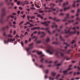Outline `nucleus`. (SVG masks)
Masks as SVG:
<instances>
[{
  "label": "nucleus",
  "mask_w": 80,
  "mask_h": 80,
  "mask_svg": "<svg viewBox=\"0 0 80 80\" xmlns=\"http://www.w3.org/2000/svg\"><path fill=\"white\" fill-rule=\"evenodd\" d=\"M18 0H14V1H15V2H17Z\"/></svg>",
  "instance_id": "864d4df0"
},
{
  "label": "nucleus",
  "mask_w": 80,
  "mask_h": 80,
  "mask_svg": "<svg viewBox=\"0 0 80 80\" xmlns=\"http://www.w3.org/2000/svg\"><path fill=\"white\" fill-rule=\"evenodd\" d=\"M52 53H53V52H52V53L50 52V54L51 55H52Z\"/></svg>",
  "instance_id": "09e8293b"
},
{
  "label": "nucleus",
  "mask_w": 80,
  "mask_h": 80,
  "mask_svg": "<svg viewBox=\"0 0 80 80\" xmlns=\"http://www.w3.org/2000/svg\"><path fill=\"white\" fill-rule=\"evenodd\" d=\"M15 33H16V31H15V30H14L13 32L14 35H15Z\"/></svg>",
  "instance_id": "a211bd4d"
},
{
  "label": "nucleus",
  "mask_w": 80,
  "mask_h": 80,
  "mask_svg": "<svg viewBox=\"0 0 80 80\" xmlns=\"http://www.w3.org/2000/svg\"><path fill=\"white\" fill-rule=\"evenodd\" d=\"M30 25L31 26V27H33L34 26V25L31 24H30Z\"/></svg>",
  "instance_id": "2f4dec72"
},
{
  "label": "nucleus",
  "mask_w": 80,
  "mask_h": 80,
  "mask_svg": "<svg viewBox=\"0 0 80 80\" xmlns=\"http://www.w3.org/2000/svg\"><path fill=\"white\" fill-rule=\"evenodd\" d=\"M21 44L22 45V46H23V43L22 42H21Z\"/></svg>",
  "instance_id": "6ab92c4d"
},
{
  "label": "nucleus",
  "mask_w": 80,
  "mask_h": 80,
  "mask_svg": "<svg viewBox=\"0 0 80 80\" xmlns=\"http://www.w3.org/2000/svg\"><path fill=\"white\" fill-rule=\"evenodd\" d=\"M22 6H25V3H24L22 4Z\"/></svg>",
  "instance_id": "49530a36"
},
{
  "label": "nucleus",
  "mask_w": 80,
  "mask_h": 80,
  "mask_svg": "<svg viewBox=\"0 0 80 80\" xmlns=\"http://www.w3.org/2000/svg\"><path fill=\"white\" fill-rule=\"evenodd\" d=\"M35 18V16H32L30 17L31 19H33V18Z\"/></svg>",
  "instance_id": "423d86ee"
},
{
  "label": "nucleus",
  "mask_w": 80,
  "mask_h": 80,
  "mask_svg": "<svg viewBox=\"0 0 80 80\" xmlns=\"http://www.w3.org/2000/svg\"><path fill=\"white\" fill-rule=\"evenodd\" d=\"M80 74V72H78L77 73V75H79Z\"/></svg>",
  "instance_id": "f704fd0d"
},
{
  "label": "nucleus",
  "mask_w": 80,
  "mask_h": 80,
  "mask_svg": "<svg viewBox=\"0 0 80 80\" xmlns=\"http://www.w3.org/2000/svg\"><path fill=\"white\" fill-rule=\"evenodd\" d=\"M27 32H25V35H26V34H27Z\"/></svg>",
  "instance_id": "5fc2aeb1"
},
{
  "label": "nucleus",
  "mask_w": 80,
  "mask_h": 80,
  "mask_svg": "<svg viewBox=\"0 0 80 80\" xmlns=\"http://www.w3.org/2000/svg\"><path fill=\"white\" fill-rule=\"evenodd\" d=\"M24 3L26 5H28V4H29V3H28V2L27 1H25L24 2Z\"/></svg>",
  "instance_id": "39448f33"
},
{
  "label": "nucleus",
  "mask_w": 80,
  "mask_h": 80,
  "mask_svg": "<svg viewBox=\"0 0 80 80\" xmlns=\"http://www.w3.org/2000/svg\"><path fill=\"white\" fill-rule=\"evenodd\" d=\"M76 74V72H74V75H75Z\"/></svg>",
  "instance_id": "0e129e2a"
},
{
  "label": "nucleus",
  "mask_w": 80,
  "mask_h": 80,
  "mask_svg": "<svg viewBox=\"0 0 80 80\" xmlns=\"http://www.w3.org/2000/svg\"><path fill=\"white\" fill-rule=\"evenodd\" d=\"M27 30L28 31H29V28H27Z\"/></svg>",
  "instance_id": "8fccbe9b"
},
{
  "label": "nucleus",
  "mask_w": 80,
  "mask_h": 80,
  "mask_svg": "<svg viewBox=\"0 0 80 80\" xmlns=\"http://www.w3.org/2000/svg\"><path fill=\"white\" fill-rule=\"evenodd\" d=\"M29 22H33V21L32 20H30Z\"/></svg>",
  "instance_id": "ea45409f"
},
{
  "label": "nucleus",
  "mask_w": 80,
  "mask_h": 80,
  "mask_svg": "<svg viewBox=\"0 0 80 80\" xmlns=\"http://www.w3.org/2000/svg\"><path fill=\"white\" fill-rule=\"evenodd\" d=\"M21 13L22 14H23V11H21Z\"/></svg>",
  "instance_id": "4c0bfd02"
},
{
  "label": "nucleus",
  "mask_w": 80,
  "mask_h": 80,
  "mask_svg": "<svg viewBox=\"0 0 80 80\" xmlns=\"http://www.w3.org/2000/svg\"><path fill=\"white\" fill-rule=\"evenodd\" d=\"M25 14H24L22 16V18H25Z\"/></svg>",
  "instance_id": "aec40b11"
},
{
  "label": "nucleus",
  "mask_w": 80,
  "mask_h": 80,
  "mask_svg": "<svg viewBox=\"0 0 80 80\" xmlns=\"http://www.w3.org/2000/svg\"><path fill=\"white\" fill-rule=\"evenodd\" d=\"M47 78V76H45V78Z\"/></svg>",
  "instance_id": "338daca9"
},
{
  "label": "nucleus",
  "mask_w": 80,
  "mask_h": 80,
  "mask_svg": "<svg viewBox=\"0 0 80 80\" xmlns=\"http://www.w3.org/2000/svg\"><path fill=\"white\" fill-rule=\"evenodd\" d=\"M14 45H15V44H17V41H15L14 42Z\"/></svg>",
  "instance_id": "412c9836"
},
{
  "label": "nucleus",
  "mask_w": 80,
  "mask_h": 80,
  "mask_svg": "<svg viewBox=\"0 0 80 80\" xmlns=\"http://www.w3.org/2000/svg\"><path fill=\"white\" fill-rule=\"evenodd\" d=\"M16 37H17V38H19V36H18V35H16Z\"/></svg>",
  "instance_id": "c756f323"
},
{
  "label": "nucleus",
  "mask_w": 80,
  "mask_h": 80,
  "mask_svg": "<svg viewBox=\"0 0 80 80\" xmlns=\"http://www.w3.org/2000/svg\"><path fill=\"white\" fill-rule=\"evenodd\" d=\"M19 8L20 10H23V8H22L21 7H19Z\"/></svg>",
  "instance_id": "dca6fc26"
},
{
  "label": "nucleus",
  "mask_w": 80,
  "mask_h": 80,
  "mask_svg": "<svg viewBox=\"0 0 80 80\" xmlns=\"http://www.w3.org/2000/svg\"><path fill=\"white\" fill-rule=\"evenodd\" d=\"M31 10H35V8L32 7L31 8Z\"/></svg>",
  "instance_id": "4468645a"
},
{
  "label": "nucleus",
  "mask_w": 80,
  "mask_h": 80,
  "mask_svg": "<svg viewBox=\"0 0 80 80\" xmlns=\"http://www.w3.org/2000/svg\"><path fill=\"white\" fill-rule=\"evenodd\" d=\"M73 6L74 7H75V4H74L73 5Z\"/></svg>",
  "instance_id": "79ce46f5"
},
{
  "label": "nucleus",
  "mask_w": 80,
  "mask_h": 80,
  "mask_svg": "<svg viewBox=\"0 0 80 80\" xmlns=\"http://www.w3.org/2000/svg\"><path fill=\"white\" fill-rule=\"evenodd\" d=\"M13 28H15V27H16L15 26V25L13 26Z\"/></svg>",
  "instance_id": "603ef678"
},
{
  "label": "nucleus",
  "mask_w": 80,
  "mask_h": 80,
  "mask_svg": "<svg viewBox=\"0 0 80 80\" xmlns=\"http://www.w3.org/2000/svg\"><path fill=\"white\" fill-rule=\"evenodd\" d=\"M79 79H80V78H76V80H78Z\"/></svg>",
  "instance_id": "bb28decb"
},
{
  "label": "nucleus",
  "mask_w": 80,
  "mask_h": 80,
  "mask_svg": "<svg viewBox=\"0 0 80 80\" xmlns=\"http://www.w3.org/2000/svg\"><path fill=\"white\" fill-rule=\"evenodd\" d=\"M32 3H33V2L31 1L30 2V4H32Z\"/></svg>",
  "instance_id": "c03bdc74"
},
{
  "label": "nucleus",
  "mask_w": 80,
  "mask_h": 80,
  "mask_svg": "<svg viewBox=\"0 0 80 80\" xmlns=\"http://www.w3.org/2000/svg\"><path fill=\"white\" fill-rule=\"evenodd\" d=\"M28 20H30V16H28Z\"/></svg>",
  "instance_id": "f3484780"
},
{
  "label": "nucleus",
  "mask_w": 80,
  "mask_h": 80,
  "mask_svg": "<svg viewBox=\"0 0 80 80\" xmlns=\"http://www.w3.org/2000/svg\"><path fill=\"white\" fill-rule=\"evenodd\" d=\"M37 33V32L35 31V32H34V33Z\"/></svg>",
  "instance_id": "052dcab7"
},
{
  "label": "nucleus",
  "mask_w": 80,
  "mask_h": 80,
  "mask_svg": "<svg viewBox=\"0 0 80 80\" xmlns=\"http://www.w3.org/2000/svg\"><path fill=\"white\" fill-rule=\"evenodd\" d=\"M37 16L38 17H40V18H41L42 19H43V17H42V16H41V15H40V14L38 15Z\"/></svg>",
  "instance_id": "20e7f679"
},
{
  "label": "nucleus",
  "mask_w": 80,
  "mask_h": 80,
  "mask_svg": "<svg viewBox=\"0 0 80 80\" xmlns=\"http://www.w3.org/2000/svg\"><path fill=\"white\" fill-rule=\"evenodd\" d=\"M8 37H13V36L11 35V34H9L8 36Z\"/></svg>",
  "instance_id": "6e6552de"
},
{
  "label": "nucleus",
  "mask_w": 80,
  "mask_h": 80,
  "mask_svg": "<svg viewBox=\"0 0 80 80\" xmlns=\"http://www.w3.org/2000/svg\"><path fill=\"white\" fill-rule=\"evenodd\" d=\"M28 42L27 41V40H26L25 41V43H27V42Z\"/></svg>",
  "instance_id": "c85d7f7f"
},
{
  "label": "nucleus",
  "mask_w": 80,
  "mask_h": 80,
  "mask_svg": "<svg viewBox=\"0 0 80 80\" xmlns=\"http://www.w3.org/2000/svg\"><path fill=\"white\" fill-rule=\"evenodd\" d=\"M29 49H30V48H29L27 49V51H28H28L29 50Z\"/></svg>",
  "instance_id": "e433bc0d"
},
{
  "label": "nucleus",
  "mask_w": 80,
  "mask_h": 80,
  "mask_svg": "<svg viewBox=\"0 0 80 80\" xmlns=\"http://www.w3.org/2000/svg\"><path fill=\"white\" fill-rule=\"evenodd\" d=\"M10 33H12V30H10Z\"/></svg>",
  "instance_id": "37998d69"
},
{
  "label": "nucleus",
  "mask_w": 80,
  "mask_h": 80,
  "mask_svg": "<svg viewBox=\"0 0 80 80\" xmlns=\"http://www.w3.org/2000/svg\"><path fill=\"white\" fill-rule=\"evenodd\" d=\"M49 41H50V39H48L47 40V42H49Z\"/></svg>",
  "instance_id": "4be33fe9"
},
{
  "label": "nucleus",
  "mask_w": 80,
  "mask_h": 80,
  "mask_svg": "<svg viewBox=\"0 0 80 80\" xmlns=\"http://www.w3.org/2000/svg\"><path fill=\"white\" fill-rule=\"evenodd\" d=\"M60 74L58 75V76L57 77L56 79H57V78H58V77H60Z\"/></svg>",
  "instance_id": "ddd939ff"
},
{
  "label": "nucleus",
  "mask_w": 80,
  "mask_h": 80,
  "mask_svg": "<svg viewBox=\"0 0 80 80\" xmlns=\"http://www.w3.org/2000/svg\"><path fill=\"white\" fill-rule=\"evenodd\" d=\"M79 5V4H77V7H78V6Z\"/></svg>",
  "instance_id": "e2e57ef3"
},
{
  "label": "nucleus",
  "mask_w": 80,
  "mask_h": 80,
  "mask_svg": "<svg viewBox=\"0 0 80 80\" xmlns=\"http://www.w3.org/2000/svg\"><path fill=\"white\" fill-rule=\"evenodd\" d=\"M4 42L5 43H6V41L4 40Z\"/></svg>",
  "instance_id": "bf43d9fd"
},
{
  "label": "nucleus",
  "mask_w": 80,
  "mask_h": 80,
  "mask_svg": "<svg viewBox=\"0 0 80 80\" xmlns=\"http://www.w3.org/2000/svg\"><path fill=\"white\" fill-rule=\"evenodd\" d=\"M13 24H14V25H15L16 24V22L15 21L13 22Z\"/></svg>",
  "instance_id": "393cba45"
},
{
  "label": "nucleus",
  "mask_w": 80,
  "mask_h": 80,
  "mask_svg": "<svg viewBox=\"0 0 80 80\" xmlns=\"http://www.w3.org/2000/svg\"><path fill=\"white\" fill-rule=\"evenodd\" d=\"M50 23V21H48L47 22H41V23L42 24H43V25H46L47 24H48V23Z\"/></svg>",
  "instance_id": "f03ea898"
},
{
  "label": "nucleus",
  "mask_w": 80,
  "mask_h": 80,
  "mask_svg": "<svg viewBox=\"0 0 80 80\" xmlns=\"http://www.w3.org/2000/svg\"><path fill=\"white\" fill-rule=\"evenodd\" d=\"M49 79L51 80V77H49Z\"/></svg>",
  "instance_id": "774afa93"
},
{
  "label": "nucleus",
  "mask_w": 80,
  "mask_h": 80,
  "mask_svg": "<svg viewBox=\"0 0 80 80\" xmlns=\"http://www.w3.org/2000/svg\"><path fill=\"white\" fill-rule=\"evenodd\" d=\"M32 7H34V4H32Z\"/></svg>",
  "instance_id": "a18cd8bd"
},
{
  "label": "nucleus",
  "mask_w": 80,
  "mask_h": 80,
  "mask_svg": "<svg viewBox=\"0 0 80 80\" xmlns=\"http://www.w3.org/2000/svg\"><path fill=\"white\" fill-rule=\"evenodd\" d=\"M68 5V2H66V3H64L63 4V5L65 6V5Z\"/></svg>",
  "instance_id": "f8f14e48"
},
{
  "label": "nucleus",
  "mask_w": 80,
  "mask_h": 80,
  "mask_svg": "<svg viewBox=\"0 0 80 80\" xmlns=\"http://www.w3.org/2000/svg\"><path fill=\"white\" fill-rule=\"evenodd\" d=\"M15 38H13L12 39V38H8V42L9 41H10V42H13L14 41H15Z\"/></svg>",
  "instance_id": "f257e3e1"
},
{
  "label": "nucleus",
  "mask_w": 80,
  "mask_h": 80,
  "mask_svg": "<svg viewBox=\"0 0 80 80\" xmlns=\"http://www.w3.org/2000/svg\"><path fill=\"white\" fill-rule=\"evenodd\" d=\"M17 8V7H16V6H15V7H14V8H15V9H16Z\"/></svg>",
  "instance_id": "13d9d810"
},
{
  "label": "nucleus",
  "mask_w": 80,
  "mask_h": 80,
  "mask_svg": "<svg viewBox=\"0 0 80 80\" xmlns=\"http://www.w3.org/2000/svg\"><path fill=\"white\" fill-rule=\"evenodd\" d=\"M29 42H30V41H31V38H29Z\"/></svg>",
  "instance_id": "6e6d98bb"
},
{
  "label": "nucleus",
  "mask_w": 80,
  "mask_h": 80,
  "mask_svg": "<svg viewBox=\"0 0 80 80\" xmlns=\"http://www.w3.org/2000/svg\"><path fill=\"white\" fill-rule=\"evenodd\" d=\"M39 29L40 28H31V30H35V29Z\"/></svg>",
  "instance_id": "7ed1b4c3"
},
{
  "label": "nucleus",
  "mask_w": 80,
  "mask_h": 80,
  "mask_svg": "<svg viewBox=\"0 0 80 80\" xmlns=\"http://www.w3.org/2000/svg\"><path fill=\"white\" fill-rule=\"evenodd\" d=\"M20 13V11H18V14H19Z\"/></svg>",
  "instance_id": "a878e982"
},
{
  "label": "nucleus",
  "mask_w": 80,
  "mask_h": 80,
  "mask_svg": "<svg viewBox=\"0 0 80 80\" xmlns=\"http://www.w3.org/2000/svg\"><path fill=\"white\" fill-rule=\"evenodd\" d=\"M17 4L18 5H20V2L18 1L17 2Z\"/></svg>",
  "instance_id": "9b49d317"
},
{
  "label": "nucleus",
  "mask_w": 80,
  "mask_h": 80,
  "mask_svg": "<svg viewBox=\"0 0 80 80\" xmlns=\"http://www.w3.org/2000/svg\"><path fill=\"white\" fill-rule=\"evenodd\" d=\"M26 23L27 24H30V22H27Z\"/></svg>",
  "instance_id": "7c9ffc66"
},
{
  "label": "nucleus",
  "mask_w": 80,
  "mask_h": 80,
  "mask_svg": "<svg viewBox=\"0 0 80 80\" xmlns=\"http://www.w3.org/2000/svg\"><path fill=\"white\" fill-rule=\"evenodd\" d=\"M13 15H16V13H13Z\"/></svg>",
  "instance_id": "680f3d73"
},
{
  "label": "nucleus",
  "mask_w": 80,
  "mask_h": 80,
  "mask_svg": "<svg viewBox=\"0 0 80 80\" xmlns=\"http://www.w3.org/2000/svg\"><path fill=\"white\" fill-rule=\"evenodd\" d=\"M29 47H31L32 48L33 47V46H32V44H30L29 45Z\"/></svg>",
  "instance_id": "b1692460"
},
{
  "label": "nucleus",
  "mask_w": 80,
  "mask_h": 80,
  "mask_svg": "<svg viewBox=\"0 0 80 80\" xmlns=\"http://www.w3.org/2000/svg\"><path fill=\"white\" fill-rule=\"evenodd\" d=\"M73 72H71L69 73V74H71V73H72Z\"/></svg>",
  "instance_id": "de8ad7c7"
},
{
  "label": "nucleus",
  "mask_w": 80,
  "mask_h": 80,
  "mask_svg": "<svg viewBox=\"0 0 80 80\" xmlns=\"http://www.w3.org/2000/svg\"><path fill=\"white\" fill-rule=\"evenodd\" d=\"M24 28H27V26H25Z\"/></svg>",
  "instance_id": "3c124183"
},
{
  "label": "nucleus",
  "mask_w": 80,
  "mask_h": 80,
  "mask_svg": "<svg viewBox=\"0 0 80 80\" xmlns=\"http://www.w3.org/2000/svg\"><path fill=\"white\" fill-rule=\"evenodd\" d=\"M77 33H78V34H79V32H77Z\"/></svg>",
  "instance_id": "69168bd1"
},
{
  "label": "nucleus",
  "mask_w": 80,
  "mask_h": 80,
  "mask_svg": "<svg viewBox=\"0 0 80 80\" xmlns=\"http://www.w3.org/2000/svg\"><path fill=\"white\" fill-rule=\"evenodd\" d=\"M56 74V73H55V72H52V76H55V75Z\"/></svg>",
  "instance_id": "0eeeda50"
},
{
  "label": "nucleus",
  "mask_w": 80,
  "mask_h": 80,
  "mask_svg": "<svg viewBox=\"0 0 80 80\" xmlns=\"http://www.w3.org/2000/svg\"><path fill=\"white\" fill-rule=\"evenodd\" d=\"M51 5L52 6H55V4H51Z\"/></svg>",
  "instance_id": "cd10ccee"
},
{
  "label": "nucleus",
  "mask_w": 80,
  "mask_h": 80,
  "mask_svg": "<svg viewBox=\"0 0 80 80\" xmlns=\"http://www.w3.org/2000/svg\"><path fill=\"white\" fill-rule=\"evenodd\" d=\"M37 53H38V54L40 55V54H42V52H38Z\"/></svg>",
  "instance_id": "1a4fd4ad"
},
{
  "label": "nucleus",
  "mask_w": 80,
  "mask_h": 80,
  "mask_svg": "<svg viewBox=\"0 0 80 80\" xmlns=\"http://www.w3.org/2000/svg\"><path fill=\"white\" fill-rule=\"evenodd\" d=\"M78 68L79 70H80V68L78 67Z\"/></svg>",
  "instance_id": "a19ab883"
},
{
  "label": "nucleus",
  "mask_w": 80,
  "mask_h": 80,
  "mask_svg": "<svg viewBox=\"0 0 80 80\" xmlns=\"http://www.w3.org/2000/svg\"><path fill=\"white\" fill-rule=\"evenodd\" d=\"M77 12H80V9H78L77 10Z\"/></svg>",
  "instance_id": "473e14b6"
},
{
  "label": "nucleus",
  "mask_w": 80,
  "mask_h": 80,
  "mask_svg": "<svg viewBox=\"0 0 80 80\" xmlns=\"http://www.w3.org/2000/svg\"><path fill=\"white\" fill-rule=\"evenodd\" d=\"M17 17H15V18H14V20H16L17 19Z\"/></svg>",
  "instance_id": "c9c22d12"
},
{
  "label": "nucleus",
  "mask_w": 80,
  "mask_h": 80,
  "mask_svg": "<svg viewBox=\"0 0 80 80\" xmlns=\"http://www.w3.org/2000/svg\"><path fill=\"white\" fill-rule=\"evenodd\" d=\"M26 10H27L28 11H30V10L28 8L26 9Z\"/></svg>",
  "instance_id": "5701e85b"
},
{
  "label": "nucleus",
  "mask_w": 80,
  "mask_h": 80,
  "mask_svg": "<svg viewBox=\"0 0 80 80\" xmlns=\"http://www.w3.org/2000/svg\"><path fill=\"white\" fill-rule=\"evenodd\" d=\"M23 23V21H22L20 23L19 25H22V24Z\"/></svg>",
  "instance_id": "9d476101"
},
{
  "label": "nucleus",
  "mask_w": 80,
  "mask_h": 80,
  "mask_svg": "<svg viewBox=\"0 0 80 80\" xmlns=\"http://www.w3.org/2000/svg\"><path fill=\"white\" fill-rule=\"evenodd\" d=\"M67 71H63V73L64 74H65V73H67Z\"/></svg>",
  "instance_id": "2eb2a0df"
},
{
  "label": "nucleus",
  "mask_w": 80,
  "mask_h": 80,
  "mask_svg": "<svg viewBox=\"0 0 80 80\" xmlns=\"http://www.w3.org/2000/svg\"><path fill=\"white\" fill-rule=\"evenodd\" d=\"M52 11H55V9L54 8H52Z\"/></svg>",
  "instance_id": "58836bf2"
},
{
  "label": "nucleus",
  "mask_w": 80,
  "mask_h": 80,
  "mask_svg": "<svg viewBox=\"0 0 80 80\" xmlns=\"http://www.w3.org/2000/svg\"><path fill=\"white\" fill-rule=\"evenodd\" d=\"M48 70H47L46 71V73H48Z\"/></svg>",
  "instance_id": "4d7b16f0"
},
{
  "label": "nucleus",
  "mask_w": 80,
  "mask_h": 80,
  "mask_svg": "<svg viewBox=\"0 0 80 80\" xmlns=\"http://www.w3.org/2000/svg\"><path fill=\"white\" fill-rule=\"evenodd\" d=\"M23 1H22L21 3V5H22V4H23Z\"/></svg>",
  "instance_id": "72a5a7b5"
}]
</instances>
